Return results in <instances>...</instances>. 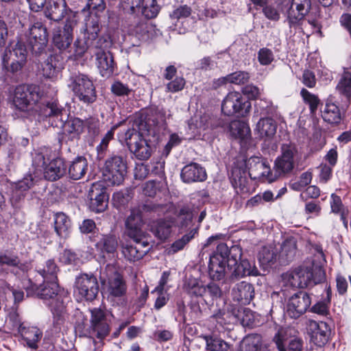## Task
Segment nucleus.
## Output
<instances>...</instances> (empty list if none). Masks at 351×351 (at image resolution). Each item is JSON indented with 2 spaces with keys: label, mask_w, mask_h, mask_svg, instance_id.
Returning <instances> with one entry per match:
<instances>
[{
  "label": "nucleus",
  "mask_w": 351,
  "mask_h": 351,
  "mask_svg": "<svg viewBox=\"0 0 351 351\" xmlns=\"http://www.w3.org/2000/svg\"><path fill=\"white\" fill-rule=\"evenodd\" d=\"M128 32L130 36L138 40L132 44L133 46H138L142 42L152 40L161 36V32L156 25L144 21H138L130 25Z\"/></svg>",
  "instance_id": "a211bd4d"
},
{
  "label": "nucleus",
  "mask_w": 351,
  "mask_h": 351,
  "mask_svg": "<svg viewBox=\"0 0 351 351\" xmlns=\"http://www.w3.org/2000/svg\"><path fill=\"white\" fill-rule=\"evenodd\" d=\"M251 109V103L241 93L232 91L228 93L221 104V110L227 116L245 117Z\"/></svg>",
  "instance_id": "ddd939ff"
},
{
  "label": "nucleus",
  "mask_w": 351,
  "mask_h": 351,
  "mask_svg": "<svg viewBox=\"0 0 351 351\" xmlns=\"http://www.w3.org/2000/svg\"><path fill=\"white\" fill-rule=\"evenodd\" d=\"M142 225L143 219L141 212L138 210L132 209L125 221V226L128 230L129 237L130 238L145 237L141 230Z\"/></svg>",
  "instance_id": "2f4dec72"
},
{
  "label": "nucleus",
  "mask_w": 351,
  "mask_h": 351,
  "mask_svg": "<svg viewBox=\"0 0 351 351\" xmlns=\"http://www.w3.org/2000/svg\"><path fill=\"white\" fill-rule=\"evenodd\" d=\"M311 304L310 295L300 291L289 299L287 304V313L290 317L297 319L309 308Z\"/></svg>",
  "instance_id": "6ab92c4d"
},
{
  "label": "nucleus",
  "mask_w": 351,
  "mask_h": 351,
  "mask_svg": "<svg viewBox=\"0 0 351 351\" xmlns=\"http://www.w3.org/2000/svg\"><path fill=\"white\" fill-rule=\"evenodd\" d=\"M49 160L47 149L36 151L32 154V167L34 169L33 174L36 178L55 181L64 175L66 167L62 158H56L47 165Z\"/></svg>",
  "instance_id": "39448f33"
},
{
  "label": "nucleus",
  "mask_w": 351,
  "mask_h": 351,
  "mask_svg": "<svg viewBox=\"0 0 351 351\" xmlns=\"http://www.w3.org/2000/svg\"><path fill=\"white\" fill-rule=\"evenodd\" d=\"M88 198L90 199L89 207L92 211L102 213L107 208L108 195L101 183L95 182L91 185Z\"/></svg>",
  "instance_id": "412c9836"
},
{
  "label": "nucleus",
  "mask_w": 351,
  "mask_h": 351,
  "mask_svg": "<svg viewBox=\"0 0 351 351\" xmlns=\"http://www.w3.org/2000/svg\"><path fill=\"white\" fill-rule=\"evenodd\" d=\"M58 268L53 260L49 259L46 261L44 267L38 270V273L43 280L56 281Z\"/></svg>",
  "instance_id": "09e8293b"
},
{
  "label": "nucleus",
  "mask_w": 351,
  "mask_h": 351,
  "mask_svg": "<svg viewBox=\"0 0 351 351\" xmlns=\"http://www.w3.org/2000/svg\"><path fill=\"white\" fill-rule=\"evenodd\" d=\"M277 258V253L271 246H265L258 253V260L263 266H268L275 263Z\"/></svg>",
  "instance_id": "8fccbe9b"
},
{
  "label": "nucleus",
  "mask_w": 351,
  "mask_h": 351,
  "mask_svg": "<svg viewBox=\"0 0 351 351\" xmlns=\"http://www.w3.org/2000/svg\"><path fill=\"white\" fill-rule=\"evenodd\" d=\"M312 178L313 175L311 172H304L300 175L298 180L290 183V188L293 191H300L311 182Z\"/></svg>",
  "instance_id": "bf43d9fd"
},
{
  "label": "nucleus",
  "mask_w": 351,
  "mask_h": 351,
  "mask_svg": "<svg viewBox=\"0 0 351 351\" xmlns=\"http://www.w3.org/2000/svg\"><path fill=\"white\" fill-rule=\"evenodd\" d=\"M230 132L234 138H243L250 132L247 125L242 121H234L230 123Z\"/></svg>",
  "instance_id": "603ef678"
},
{
  "label": "nucleus",
  "mask_w": 351,
  "mask_h": 351,
  "mask_svg": "<svg viewBox=\"0 0 351 351\" xmlns=\"http://www.w3.org/2000/svg\"><path fill=\"white\" fill-rule=\"evenodd\" d=\"M88 169V162L84 157L80 156L75 158L69 167V175L73 180L81 179Z\"/></svg>",
  "instance_id": "58836bf2"
},
{
  "label": "nucleus",
  "mask_w": 351,
  "mask_h": 351,
  "mask_svg": "<svg viewBox=\"0 0 351 351\" xmlns=\"http://www.w3.org/2000/svg\"><path fill=\"white\" fill-rule=\"evenodd\" d=\"M19 333L21 335L27 346L32 349H36L38 348V343L43 335V332L40 329L33 326H24L23 328H21Z\"/></svg>",
  "instance_id": "f704fd0d"
},
{
  "label": "nucleus",
  "mask_w": 351,
  "mask_h": 351,
  "mask_svg": "<svg viewBox=\"0 0 351 351\" xmlns=\"http://www.w3.org/2000/svg\"><path fill=\"white\" fill-rule=\"evenodd\" d=\"M84 128H86L90 136H95L99 133V121L97 119L90 117L84 121Z\"/></svg>",
  "instance_id": "774afa93"
},
{
  "label": "nucleus",
  "mask_w": 351,
  "mask_h": 351,
  "mask_svg": "<svg viewBox=\"0 0 351 351\" xmlns=\"http://www.w3.org/2000/svg\"><path fill=\"white\" fill-rule=\"evenodd\" d=\"M311 341L317 346L322 348L328 341L330 328L324 322L311 321L309 324Z\"/></svg>",
  "instance_id": "a878e982"
},
{
  "label": "nucleus",
  "mask_w": 351,
  "mask_h": 351,
  "mask_svg": "<svg viewBox=\"0 0 351 351\" xmlns=\"http://www.w3.org/2000/svg\"><path fill=\"white\" fill-rule=\"evenodd\" d=\"M133 197V189L126 188L114 193L112 195V204L117 209L124 208Z\"/></svg>",
  "instance_id": "49530a36"
},
{
  "label": "nucleus",
  "mask_w": 351,
  "mask_h": 351,
  "mask_svg": "<svg viewBox=\"0 0 351 351\" xmlns=\"http://www.w3.org/2000/svg\"><path fill=\"white\" fill-rule=\"evenodd\" d=\"M322 117L326 122L332 125L340 123L343 117L339 107L330 99L326 100Z\"/></svg>",
  "instance_id": "473e14b6"
},
{
  "label": "nucleus",
  "mask_w": 351,
  "mask_h": 351,
  "mask_svg": "<svg viewBox=\"0 0 351 351\" xmlns=\"http://www.w3.org/2000/svg\"><path fill=\"white\" fill-rule=\"evenodd\" d=\"M77 24L76 14L70 13L66 19L63 29L58 28L53 30L52 42L59 50L65 51L71 46L73 40V30Z\"/></svg>",
  "instance_id": "2eb2a0df"
},
{
  "label": "nucleus",
  "mask_w": 351,
  "mask_h": 351,
  "mask_svg": "<svg viewBox=\"0 0 351 351\" xmlns=\"http://www.w3.org/2000/svg\"><path fill=\"white\" fill-rule=\"evenodd\" d=\"M84 130V121L80 118H71L66 121L64 125V133L71 141L78 140Z\"/></svg>",
  "instance_id": "72a5a7b5"
},
{
  "label": "nucleus",
  "mask_w": 351,
  "mask_h": 351,
  "mask_svg": "<svg viewBox=\"0 0 351 351\" xmlns=\"http://www.w3.org/2000/svg\"><path fill=\"white\" fill-rule=\"evenodd\" d=\"M181 179L185 183L203 182L206 179V170L196 162H191L185 165L180 174Z\"/></svg>",
  "instance_id": "c85d7f7f"
},
{
  "label": "nucleus",
  "mask_w": 351,
  "mask_h": 351,
  "mask_svg": "<svg viewBox=\"0 0 351 351\" xmlns=\"http://www.w3.org/2000/svg\"><path fill=\"white\" fill-rule=\"evenodd\" d=\"M166 126L165 112L157 108H151L145 114L136 117L132 127L119 133L118 137L132 152L145 140V136H151L154 141H157Z\"/></svg>",
  "instance_id": "f03ea898"
},
{
  "label": "nucleus",
  "mask_w": 351,
  "mask_h": 351,
  "mask_svg": "<svg viewBox=\"0 0 351 351\" xmlns=\"http://www.w3.org/2000/svg\"><path fill=\"white\" fill-rule=\"evenodd\" d=\"M132 241L123 247L124 257L130 262L142 258L149 250V244L145 237L131 238Z\"/></svg>",
  "instance_id": "aec40b11"
},
{
  "label": "nucleus",
  "mask_w": 351,
  "mask_h": 351,
  "mask_svg": "<svg viewBox=\"0 0 351 351\" xmlns=\"http://www.w3.org/2000/svg\"><path fill=\"white\" fill-rule=\"evenodd\" d=\"M23 39V43L28 44L29 49L35 56H40L46 53V47L48 43V34L45 26L40 22L31 25L23 34L17 37Z\"/></svg>",
  "instance_id": "0eeeda50"
},
{
  "label": "nucleus",
  "mask_w": 351,
  "mask_h": 351,
  "mask_svg": "<svg viewBox=\"0 0 351 351\" xmlns=\"http://www.w3.org/2000/svg\"><path fill=\"white\" fill-rule=\"evenodd\" d=\"M89 333L99 339L107 337L110 332L109 320L106 312L100 308L90 310Z\"/></svg>",
  "instance_id": "f3484780"
},
{
  "label": "nucleus",
  "mask_w": 351,
  "mask_h": 351,
  "mask_svg": "<svg viewBox=\"0 0 351 351\" xmlns=\"http://www.w3.org/2000/svg\"><path fill=\"white\" fill-rule=\"evenodd\" d=\"M299 280L302 282L301 288L313 287L325 280V272L320 267L297 268Z\"/></svg>",
  "instance_id": "5701e85b"
},
{
  "label": "nucleus",
  "mask_w": 351,
  "mask_h": 351,
  "mask_svg": "<svg viewBox=\"0 0 351 351\" xmlns=\"http://www.w3.org/2000/svg\"><path fill=\"white\" fill-rule=\"evenodd\" d=\"M172 223L169 221L159 219L154 222L151 230L154 234L160 240L166 239L171 231Z\"/></svg>",
  "instance_id": "de8ad7c7"
},
{
  "label": "nucleus",
  "mask_w": 351,
  "mask_h": 351,
  "mask_svg": "<svg viewBox=\"0 0 351 351\" xmlns=\"http://www.w3.org/2000/svg\"><path fill=\"white\" fill-rule=\"evenodd\" d=\"M54 229L57 235L61 238H66L69 234L71 221L63 213H58L54 215Z\"/></svg>",
  "instance_id": "ea45409f"
},
{
  "label": "nucleus",
  "mask_w": 351,
  "mask_h": 351,
  "mask_svg": "<svg viewBox=\"0 0 351 351\" xmlns=\"http://www.w3.org/2000/svg\"><path fill=\"white\" fill-rule=\"evenodd\" d=\"M244 167H248V176L252 180H265L269 182L273 181L269 180L270 175L272 171L270 169L267 161L260 157L254 156L250 158L246 164H242Z\"/></svg>",
  "instance_id": "4be33fe9"
},
{
  "label": "nucleus",
  "mask_w": 351,
  "mask_h": 351,
  "mask_svg": "<svg viewBox=\"0 0 351 351\" xmlns=\"http://www.w3.org/2000/svg\"><path fill=\"white\" fill-rule=\"evenodd\" d=\"M197 233L196 229L191 230L187 234L183 235L181 239L173 242L169 249V252L175 254L184 249V246L194 237Z\"/></svg>",
  "instance_id": "864d4df0"
},
{
  "label": "nucleus",
  "mask_w": 351,
  "mask_h": 351,
  "mask_svg": "<svg viewBox=\"0 0 351 351\" xmlns=\"http://www.w3.org/2000/svg\"><path fill=\"white\" fill-rule=\"evenodd\" d=\"M200 337L204 340L208 351H228L230 348V345L215 332Z\"/></svg>",
  "instance_id": "e433bc0d"
},
{
  "label": "nucleus",
  "mask_w": 351,
  "mask_h": 351,
  "mask_svg": "<svg viewBox=\"0 0 351 351\" xmlns=\"http://www.w3.org/2000/svg\"><path fill=\"white\" fill-rule=\"evenodd\" d=\"M275 4L267 3L263 8L265 16L269 20L278 21L280 11L286 16L290 28L299 27L310 11L311 0H275Z\"/></svg>",
  "instance_id": "7ed1b4c3"
},
{
  "label": "nucleus",
  "mask_w": 351,
  "mask_h": 351,
  "mask_svg": "<svg viewBox=\"0 0 351 351\" xmlns=\"http://www.w3.org/2000/svg\"><path fill=\"white\" fill-rule=\"evenodd\" d=\"M118 242L116 237L112 234H103L97 242L95 247L101 254H113L117 248Z\"/></svg>",
  "instance_id": "4c0bfd02"
},
{
  "label": "nucleus",
  "mask_w": 351,
  "mask_h": 351,
  "mask_svg": "<svg viewBox=\"0 0 351 351\" xmlns=\"http://www.w3.org/2000/svg\"><path fill=\"white\" fill-rule=\"evenodd\" d=\"M58 56H50L43 65V75L46 78L53 79L63 68Z\"/></svg>",
  "instance_id": "c9c22d12"
},
{
  "label": "nucleus",
  "mask_w": 351,
  "mask_h": 351,
  "mask_svg": "<svg viewBox=\"0 0 351 351\" xmlns=\"http://www.w3.org/2000/svg\"><path fill=\"white\" fill-rule=\"evenodd\" d=\"M29 283L30 286L26 288L27 295L33 293L36 295L52 313L53 323L47 332L51 337L58 336L64 330L68 317L66 304L69 302V295L60 289L56 281L43 280V283L38 287L30 280Z\"/></svg>",
  "instance_id": "f257e3e1"
},
{
  "label": "nucleus",
  "mask_w": 351,
  "mask_h": 351,
  "mask_svg": "<svg viewBox=\"0 0 351 351\" xmlns=\"http://www.w3.org/2000/svg\"><path fill=\"white\" fill-rule=\"evenodd\" d=\"M158 0H145L141 8V14L147 19H152L157 16L160 6L157 4Z\"/></svg>",
  "instance_id": "5fc2aeb1"
},
{
  "label": "nucleus",
  "mask_w": 351,
  "mask_h": 351,
  "mask_svg": "<svg viewBox=\"0 0 351 351\" xmlns=\"http://www.w3.org/2000/svg\"><path fill=\"white\" fill-rule=\"evenodd\" d=\"M145 0H123L122 7L125 12L131 14L141 13V8Z\"/></svg>",
  "instance_id": "680f3d73"
},
{
  "label": "nucleus",
  "mask_w": 351,
  "mask_h": 351,
  "mask_svg": "<svg viewBox=\"0 0 351 351\" xmlns=\"http://www.w3.org/2000/svg\"><path fill=\"white\" fill-rule=\"evenodd\" d=\"M95 54L96 64L100 75L106 78L111 77L115 69V63L112 53L109 51L98 49Z\"/></svg>",
  "instance_id": "393cba45"
},
{
  "label": "nucleus",
  "mask_w": 351,
  "mask_h": 351,
  "mask_svg": "<svg viewBox=\"0 0 351 351\" xmlns=\"http://www.w3.org/2000/svg\"><path fill=\"white\" fill-rule=\"evenodd\" d=\"M250 74L246 71H239L228 75L229 83L237 85L244 84L250 80Z\"/></svg>",
  "instance_id": "e2e57ef3"
},
{
  "label": "nucleus",
  "mask_w": 351,
  "mask_h": 351,
  "mask_svg": "<svg viewBox=\"0 0 351 351\" xmlns=\"http://www.w3.org/2000/svg\"><path fill=\"white\" fill-rule=\"evenodd\" d=\"M297 154L298 149L294 145L283 144L281 147V155L278 156L275 160L269 180L274 182L278 178L290 173L294 167L295 158Z\"/></svg>",
  "instance_id": "9d476101"
},
{
  "label": "nucleus",
  "mask_w": 351,
  "mask_h": 351,
  "mask_svg": "<svg viewBox=\"0 0 351 351\" xmlns=\"http://www.w3.org/2000/svg\"><path fill=\"white\" fill-rule=\"evenodd\" d=\"M100 29L99 21L97 16H90L86 20L83 29L84 42L82 43L79 38L74 42L75 53L77 56H82L89 47H98L95 42L98 38Z\"/></svg>",
  "instance_id": "4468645a"
},
{
  "label": "nucleus",
  "mask_w": 351,
  "mask_h": 351,
  "mask_svg": "<svg viewBox=\"0 0 351 351\" xmlns=\"http://www.w3.org/2000/svg\"><path fill=\"white\" fill-rule=\"evenodd\" d=\"M43 97L44 90L40 86L21 84L17 86L14 90L12 103L16 109L26 113L28 117L38 111V105Z\"/></svg>",
  "instance_id": "20e7f679"
},
{
  "label": "nucleus",
  "mask_w": 351,
  "mask_h": 351,
  "mask_svg": "<svg viewBox=\"0 0 351 351\" xmlns=\"http://www.w3.org/2000/svg\"><path fill=\"white\" fill-rule=\"evenodd\" d=\"M248 173L243 165H234L232 169L230 181L237 193H246L250 191Z\"/></svg>",
  "instance_id": "bb28decb"
},
{
  "label": "nucleus",
  "mask_w": 351,
  "mask_h": 351,
  "mask_svg": "<svg viewBox=\"0 0 351 351\" xmlns=\"http://www.w3.org/2000/svg\"><path fill=\"white\" fill-rule=\"evenodd\" d=\"M205 289L206 293L205 295H204V300L205 302H206L208 299H210L211 300H217L221 295V289L214 282H210L205 285Z\"/></svg>",
  "instance_id": "0e129e2a"
},
{
  "label": "nucleus",
  "mask_w": 351,
  "mask_h": 351,
  "mask_svg": "<svg viewBox=\"0 0 351 351\" xmlns=\"http://www.w3.org/2000/svg\"><path fill=\"white\" fill-rule=\"evenodd\" d=\"M339 95L343 96L348 101L351 99V70L344 69L343 73L336 86Z\"/></svg>",
  "instance_id": "a18cd8bd"
},
{
  "label": "nucleus",
  "mask_w": 351,
  "mask_h": 351,
  "mask_svg": "<svg viewBox=\"0 0 351 351\" xmlns=\"http://www.w3.org/2000/svg\"><path fill=\"white\" fill-rule=\"evenodd\" d=\"M276 122L269 117L261 119L256 125V130L261 137H272L276 134Z\"/></svg>",
  "instance_id": "37998d69"
},
{
  "label": "nucleus",
  "mask_w": 351,
  "mask_h": 351,
  "mask_svg": "<svg viewBox=\"0 0 351 351\" xmlns=\"http://www.w3.org/2000/svg\"><path fill=\"white\" fill-rule=\"evenodd\" d=\"M69 86L79 100L84 104H90L96 101L95 87L87 75L80 73L72 75Z\"/></svg>",
  "instance_id": "1a4fd4ad"
},
{
  "label": "nucleus",
  "mask_w": 351,
  "mask_h": 351,
  "mask_svg": "<svg viewBox=\"0 0 351 351\" xmlns=\"http://www.w3.org/2000/svg\"><path fill=\"white\" fill-rule=\"evenodd\" d=\"M126 173L127 164L122 156L112 155L106 160L103 176L108 186L121 184Z\"/></svg>",
  "instance_id": "9b49d317"
},
{
  "label": "nucleus",
  "mask_w": 351,
  "mask_h": 351,
  "mask_svg": "<svg viewBox=\"0 0 351 351\" xmlns=\"http://www.w3.org/2000/svg\"><path fill=\"white\" fill-rule=\"evenodd\" d=\"M231 295L234 301L247 304L254 296V289L249 282L242 281L232 288Z\"/></svg>",
  "instance_id": "c756f323"
},
{
  "label": "nucleus",
  "mask_w": 351,
  "mask_h": 351,
  "mask_svg": "<svg viewBox=\"0 0 351 351\" xmlns=\"http://www.w3.org/2000/svg\"><path fill=\"white\" fill-rule=\"evenodd\" d=\"M184 289L191 297L204 298V295H205V285L200 280L195 278H187L184 284Z\"/></svg>",
  "instance_id": "c03bdc74"
},
{
  "label": "nucleus",
  "mask_w": 351,
  "mask_h": 351,
  "mask_svg": "<svg viewBox=\"0 0 351 351\" xmlns=\"http://www.w3.org/2000/svg\"><path fill=\"white\" fill-rule=\"evenodd\" d=\"M193 217V214L191 209L188 207H182L178 215V223L182 228L186 227L191 223Z\"/></svg>",
  "instance_id": "69168bd1"
},
{
  "label": "nucleus",
  "mask_w": 351,
  "mask_h": 351,
  "mask_svg": "<svg viewBox=\"0 0 351 351\" xmlns=\"http://www.w3.org/2000/svg\"><path fill=\"white\" fill-rule=\"evenodd\" d=\"M241 351H265L262 344V337L258 334L245 337L241 343Z\"/></svg>",
  "instance_id": "79ce46f5"
},
{
  "label": "nucleus",
  "mask_w": 351,
  "mask_h": 351,
  "mask_svg": "<svg viewBox=\"0 0 351 351\" xmlns=\"http://www.w3.org/2000/svg\"><path fill=\"white\" fill-rule=\"evenodd\" d=\"M28 51L23 38L10 43L1 55L3 68L13 75L20 73L27 63Z\"/></svg>",
  "instance_id": "423d86ee"
},
{
  "label": "nucleus",
  "mask_w": 351,
  "mask_h": 351,
  "mask_svg": "<svg viewBox=\"0 0 351 351\" xmlns=\"http://www.w3.org/2000/svg\"><path fill=\"white\" fill-rule=\"evenodd\" d=\"M64 109L57 102H48L43 108H40V115L49 119V123L52 127L62 128L66 121L63 119Z\"/></svg>",
  "instance_id": "b1692460"
},
{
  "label": "nucleus",
  "mask_w": 351,
  "mask_h": 351,
  "mask_svg": "<svg viewBox=\"0 0 351 351\" xmlns=\"http://www.w3.org/2000/svg\"><path fill=\"white\" fill-rule=\"evenodd\" d=\"M38 180L39 178H36L34 174V176L32 174L28 175L16 184L14 193L20 198L23 193L29 190Z\"/></svg>",
  "instance_id": "3c124183"
},
{
  "label": "nucleus",
  "mask_w": 351,
  "mask_h": 351,
  "mask_svg": "<svg viewBox=\"0 0 351 351\" xmlns=\"http://www.w3.org/2000/svg\"><path fill=\"white\" fill-rule=\"evenodd\" d=\"M99 278L104 289L110 296L118 298L125 294L126 283L113 265H107L104 269L101 267Z\"/></svg>",
  "instance_id": "6e6552de"
},
{
  "label": "nucleus",
  "mask_w": 351,
  "mask_h": 351,
  "mask_svg": "<svg viewBox=\"0 0 351 351\" xmlns=\"http://www.w3.org/2000/svg\"><path fill=\"white\" fill-rule=\"evenodd\" d=\"M0 265L18 268L23 272H27L32 267L30 263H22L16 253L8 250L0 252Z\"/></svg>",
  "instance_id": "7c9ffc66"
},
{
  "label": "nucleus",
  "mask_w": 351,
  "mask_h": 351,
  "mask_svg": "<svg viewBox=\"0 0 351 351\" xmlns=\"http://www.w3.org/2000/svg\"><path fill=\"white\" fill-rule=\"evenodd\" d=\"M228 245L219 243L216 250L210 256L208 264V275L214 280H220L226 276H229L227 261Z\"/></svg>",
  "instance_id": "f8f14e48"
},
{
  "label": "nucleus",
  "mask_w": 351,
  "mask_h": 351,
  "mask_svg": "<svg viewBox=\"0 0 351 351\" xmlns=\"http://www.w3.org/2000/svg\"><path fill=\"white\" fill-rule=\"evenodd\" d=\"M99 291V285L96 276L93 274H82L76 277L75 282V293L80 300H93Z\"/></svg>",
  "instance_id": "dca6fc26"
},
{
  "label": "nucleus",
  "mask_w": 351,
  "mask_h": 351,
  "mask_svg": "<svg viewBox=\"0 0 351 351\" xmlns=\"http://www.w3.org/2000/svg\"><path fill=\"white\" fill-rule=\"evenodd\" d=\"M228 269L229 270L228 280L230 281H234L247 276L244 274V271H242L241 267L238 262H236V263H228Z\"/></svg>",
  "instance_id": "338daca9"
},
{
  "label": "nucleus",
  "mask_w": 351,
  "mask_h": 351,
  "mask_svg": "<svg viewBox=\"0 0 351 351\" xmlns=\"http://www.w3.org/2000/svg\"><path fill=\"white\" fill-rule=\"evenodd\" d=\"M134 155L141 160H146L152 155V148L147 143V140H145L138 145L131 152Z\"/></svg>",
  "instance_id": "4d7b16f0"
},
{
  "label": "nucleus",
  "mask_w": 351,
  "mask_h": 351,
  "mask_svg": "<svg viewBox=\"0 0 351 351\" xmlns=\"http://www.w3.org/2000/svg\"><path fill=\"white\" fill-rule=\"evenodd\" d=\"M296 248L295 239L293 237L287 239L282 243L278 255L281 262L284 264L290 262L295 255Z\"/></svg>",
  "instance_id": "a19ab883"
},
{
  "label": "nucleus",
  "mask_w": 351,
  "mask_h": 351,
  "mask_svg": "<svg viewBox=\"0 0 351 351\" xmlns=\"http://www.w3.org/2000/svg\"><path fill=\"white\" fill-rule=\"evenodd\" d=\"M300 95L304 101L309 106L311 112L313 114L315 113L320 103V100L318 97L316 95L310 93L305 88H302L301 90Z\"/></svg>",
  "instance_id": "13d9d810"
},
{
  "label": "nucleus",
  "mask_w": 351,
  "mask_h": 351,
  "mask_svg": "<svg viewBox=\"0 0 351 351\" xmlns=\"http://www.w3.org/2000/svg\"><path fill=\"white\" fill-rule=\"evenodd\" d=\"M298 269L288 271L282 275V281L286 286L301 288L302 282L299 280Z\"/></svg>",
  "instance_id": "6e6d98bb"
},
{
  "label": "nucleus",
  "mask_w": 351,
  "mask_h": 351,
  "mask_svg": "<svg viewBox=\"0 0 351 351\" xmlns=\"http://www.w3.org/2000/svg\"><path fill=\"white\" fill-rule=\"evenodd\" d=\"M70 13L73 12L67 9L64 0L49 1L45 10L46 17L57 22L61 21L64 16L66 19Z\"/></svg>",
  "instance_id": "cd10ccee"
},
{
  "label": "nucleus",
  "mask_w": 351,
  "mask_h": 351,
  "mask_svg": "<svg viewBox=\"0 0 351 351\" xmlns=\"http://www.w3.org/2000/svg\"><path fill=\"white\" fill-rule=\"evenodd\" d=\"M291 330L287 328H281L278 330V332L274 337L278 349L280 351H286V341L287 340L288 335H291Z\"/></svg>",
  "instance_id": "052dcab7"
}]
</instances>
